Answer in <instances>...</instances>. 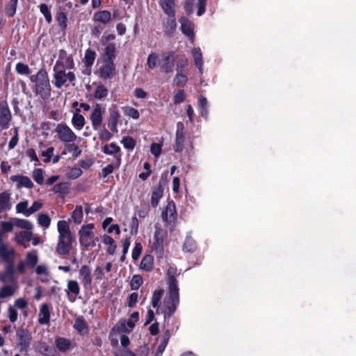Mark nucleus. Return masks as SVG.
I'll use <instances>...</instances> for the list:
<instances>
[{"label":"nucleus","instance_id":"f257e3e1","mask_svg":"<svg viewBox=\"0 0 356 356\" xmlns=\"http://www.w3.org/2000/svg\"><path fill=\"white\" fill-rule=\"evenodd\" d=\"M58 233L56 252L60 256L68 255L73 249L75 236L70 230V225L66 220H59L57 222Z\"/></svg>","mask_w":356,"mask_h":356},{"label":"nucleus","instance_id":"f03ea898","mask_svg":"<svg viewBox=\"0 0 356 356\" xmlns=\"http://www.w3.org/2000/svg\"><path fill=\"white\" fill-rule=\"evenodd\" d=\"M177 274V268L170 266L167 271L168 284V296L164 301V307H165V317H170L175 311L179 302V288L177 280L175 275Z\"/></svg>","mask_w":356,"mask_h":356},{"label":"nucleus","instance_id":"7ed1b4c3","mask_svg":"<svg viewBox=\"0 0 356 356\" xmlns=\"http://www.w3.org/2000/svg\"><path fill=\"white\" fill-rule=\"evenodd\" d=\"M78 236L80 246L85 250L93 248L99 241L94 223L83 225L78 231Z\"/></svg>","mask_w":356,"mask_h":356},{"label":"nucleus","instance_id":"20e7f679","mask_svg":"<svg viewBox=\"0 0 356 356\" xmlns=\"http://www.w3.org/2000/svg\"><path fill=\"white\" fill-rule=\"evenodd\" d=\"M35 92L43 99H47L51 95V86L47 72L40 70L35 79Z\"/></svg>","mask_w":356,"mask_h":356},{"label":"nucleus","instance_id":"39448f33","mask_svg":"<svg viewBox=\"0 0 356 356\" xmlns=\"http://www.w3.org/2000/svg\"><path fill=\"white\" fill-rule=\"evenodd\" d=\"M66 70L59 69L54 71V85L56 88H60L64 85L68 86L70 83L75 81V75L72 72H65Z\"/></svg>","mask_w":356,"mask_h":356},{"label":"nucleus","instance_id":"423d86ee","mask_svg":"<svg viewBox=\"0 0 356 356\" xmlns=\"http://www.w3.org/2000/svg\"><path fill=\"white\" fill-rule=\"evenodd\" d=\"M29 225L22 219L13 218L9 221L2 222L1 224V230L0 232V242L4 238V234L13 231L14 228H27Z\"/></svg>","mask_w":356,"mask_h":356},{"label":"nucleus","instance_id":"0eeeda50","mask_svg":"<svg viewBox=\"0 0 356 356\" xmlns=\"http://www.w3.org/2000/svg\"><path fill=\"white\" fill-rule=\"evenodd\" d=\"M29 225H27V228H21L23 231L15 232V241L19 245L24 246V248H27L28 245H26L25 242L30 241L32 239V236L33 235V225L31 222L28 220L22 219Z\"/></svg>","mask_w":356,"mask_h":356},{"label":"nucleus","instance_id":"6e6552de","mask_svg":"<svg viewBox=\"0 0 356 356\" xmlns=\"http://www.w3.org/2000/svg\"><path fill=\"white\" fill-rule=\"evenodd\" d=\"M56 132L60 140L65 143H73L77 138L74 132L65 124H58L56 128Z\"/></svg>","mask_w":356,"mask_h":356},{"label":"nucleus","instance_id":"1a4fd4ad","mask_svg":"<svg viewBox=\"0 0 356 356\" xmlns=\"http://www.w3.org/2000/svg\"><path fill=\"white\" fill-rule=\"evenodd\" d=\"M127 325H128L129 330H131L135 326V321L132 319H129L127 323L120 321L113 327L110 332V339L113 343H118L117 334L125 332L127 330Z\"/></svg>","mask_w":356,"mask_h":356},{"label":"nucleus","instance_id":"9d476101","mask_svg":"<svg viewBox=\"0 0 356 356\" xmlns=\"http://www.w3.org/2000/svg\"><path fill=\"white\" fill-rule=\"evenodd\" d=\"M175 52L168 51L162 55L159 61L161 70L165 73L172 72L174 70Z\"/></svg>","mask_w":356,"mask_h":356},{"label":"nucleus","instance_id":"9b49d317","mask_svg":"<svg viewBox=\"0 0 356 356\" xmlns=\"http://www.w3.org/2000/svg\"><path fill=\"white\" fill-rule=\"evenodd\" d=\"M74 67V61L71 56H68L65 51L60 50L58 58L54 67V70L59 69L70 70Z\"/></svg>","mask_w":356,"mask_h":356},{"label":"nucleus","instance_id":"f8f14e48","mask_svg":"<svg viewBox=\"0 0 356 356\" xmlns=\"http://www.w3.org/2000/svg\"><path fill=\"white\" fill-rule=\"evenodd\" d=\"M12 119L10 110L6 101H0V127L2 129L9 127Z\"/></svg>","mask_w":356,"mask_h":356},{"label":"nucleus","instance_id":"ddd939ff","mask_svg":"<svg viewBox=\"0 0 356 356\" xmlns=\"http://www.w3.org/2000/svg\"><path fill=\"white\" fill-rule=\"evenodd\" d=\"M104 108L99 104H97L93 108L90 115V120L94 130H98L102 124V114L104 113Z\"/></svg>","mask_w":356,"mask_h":356},{"label":"nucleus","instance_id":"4468645a","mask_svg":"<svg viewBox=\"0 0 356 356\" xmlns=\"http://www.w3.org/2000/svg\"><path fill=\"white\" fill-rule=\"evenodd\" d=\"M16 335L20 351L26 352L31 341V334L27 330L21 329L17 332Z\"/></svg>","mask_w":356,"mask_h":356},{"label":"nucleus","instance_id":"2eb2a0df","mask_svg":"<svg viewBox=\"0 0 356 356\" xmlns=\"http://www.w3.org/2000/svg\"><path fill=\"white\" fill-rule=\"evenodd\" d=\"M99 76L102 79H107L113 76L115 73V67L112 60H104L99 70Z\"/></svg>","mask_w":356,"mask_h":356},{"label":"nucleus","instance_id":"dca6fc26","mask_svg":"<svg viewBox=\"0 0 356 356\" xmlns=\"http://www.w3.org/2000/svg\"><path fill=\"white\" fill-rule=\"evenodd\" d=\"M162 219L169 223L171 224L176 220L177 218V211L175 203L171 201L169 202L165 209V210L162 212Z\"/></svg>","mask_w":356,"mask_h":356},{"label":"nucleus","instance_id":"f3484780","mask_svg":"<svg viewBox=\"0 0 356 356\" xmlns=\"http://www.w3.org/2000/svg\"><path fill=\"white\" fill-rule=\"evenodd\" d=\"M185 140L184 126L181 122L177 124L176 140L175 150L180 152L184 149V143Z\"/></svg>","mask_w":356,"mask_h":356},{"label":"nucleus","instance_id":"a211bd4d","mask_svg":"<svg viewBox=\"0 0 356 356\" xmlns=\"http://www.w3.org/2000/svg\"><path fill=\"white\" fill-rule=\"evenodd\" d=\"M79 279L85 289L90 288L92 284L91 269L87 265H83L79 272Z\"/></svg>","mask_w":356,"mask_h":356},{"label":"nucleus","instance_id":"6ab92c4d","mask_svg":"<svg viewBox=\"0 0 356 356\" xmlns=\"http://www.w3.org/2000/svg\"><path fill=\"white\" fill-rule=\"evenodd\" d=\"M65 293L68 299L71 302H74L75 298H72V296H76L80 293V286L77 281L74 280H70L67 281V288L65 289Z\"/></svg>","mask_w":356,"mask_h":356},{"label":"nucleus","instance_id":"aec40b11","mask_svg":"<svg viewBox=\"0 0 356 356\" xmlns=\"http://www.w3.org/2000/svg\"><path fill=\"white\" fill-rule=\"evenodd\" d=\"M181 29L184 34L188 37L191 42H194L193 24L188 19L181 17L179 19Z\"/></svg>","mask_w":356,"mask_h":356},{"label":"nucleus","instance_id":"412c9836","mask_svg":"<svg viewBox=\"0 0 356 356\" xmlns=\"http://www.w3.org/2000/svg\"><path fill=\"white\" fill-rule=\"evenodd\" d=\"M15 250L13 248L8 247L3 241L0 242V256L8 262H13L14 259Z\"/></svg>","mask_w":356,"mask_h":356},{"label":"nucleus","instance_id":"4be33fe9","mask_svg":"<svg viewBox=\"0 0 356 356\" xmlns=\"http://www.w3.org/2000/svg\"><path fill=\"white\" fill-rule=\"evenodd\" d=\"M159 5L164 13L168 15L170 17H175V0H159Z\"/></svg>","mask_w":356,"mask_h":356},{"label":"nucleus","instance_id":"5701e85b","mask_svg":"<svg viewBox=\"0 0 356 356\" xmlns=\"http://www.w3.org/2000/svg\"><path fill=\"white\" fill-rule=\"evenodd\" d=\"M86 124L84 117L80 114L79 109H76L72 118V124L76 130H81Z\"/></svg>","mask_w":356,"mask_h":356},{"label":"nucleus","instance_id":"b1692460","mask_svg":"<svg viewBox=\"0 0 356 356\" xmlns=\"http://www.w3.org/2000/svg\"><path fill=\"white\" fill-rule=\"evenodd\" d=\"M10 199V195L6 192L0 194V212L6 211L11 208Z\"/></svg>","mask_w":356,"mask_h":356},{"label":"nucleus","instance_id":"393cba45","mask_svg":"<svg viewBox=\"0 0 356 356\" xmlns=\"http://www.w3.org/2000/svg\"><path fill=\"white\" fill-rule=\"evenodd\" d=\"M13 181H17L19 186H23L27 188H32L33 187V183L31 179L26 176L22 175H14L10 177Z\"/></svg>","mask_w":356,"mask_h":356},{"label":"nucleus","instance_id":"a878e982","mask_svg":"<svg viewBox=\"0 0 356 356\" xmlns=\"http://www.w3.org/2000/svg\"><path fill=\"white\" fill-rule=\"evenodd\" d=\"M120 117V113L117 110L113 109L110 111V120L108 126L113 132H118L117 125Z\"/></svg>","mask_w":356,"mask_h":356},{"label":"nucleus","instance_id":"bb28decb","mask_svg":"<svg viewBox=\"0 0 356 356\" xmlns=\"http://www.w3.org/2000/svg\"><path fill=\"white\" fill-rule=\"evenodd\" d=\"M50 318L49 309L47 304H43L40 307L38 321L40 324H47L49 323Z\"/></svg>","mask_w":356,"mask_h":356},{"label":"nucleus","instance_id":"cd10ccee","mask_svg":"<svg viewBox=\"0 0 356 356\" xmlns=\"http://www.w3.org/2000/svg\"><path fill=\"white\" fill-rule=\"evenodd\" d=\"M192 56L194 59V63L197 67H198L200 72L202 73V66H203V60H202V54L201 52V49L199 47H195L191 51Z\"/></svg>","mask_w":356,"mask_h":356},{"label":"nucleus","instance_id":"c85d7f7f","mask_svg":"<svg viewBox=\"0 0 356 356\" xmlns=\"http://www.w3.org/2000/svg\"><path fill=\"white\" fill-rule=\"evenodd\" d=\"M0 280L3 283H10L14 281V268L12 264L8 265L4 273L1 275Z\"/></svg>","mask_w":356,"mask_h":356},{"label":"nucleus","instance_id":"c756f323","mask_svg":"<svg viewBox=\"0 0 356 356\" xmlns=\"http://www.w3.org/2000/svg\"><path fill=\"white\" fill-rule=\"evenodd\" d=\"M111 18V14L108 10H101L94 14L93 19L96 22H99L104 24H107Z\"/></svg>","mask_w":356,"mask_h":356},{"label":"nucleus","instance_id":"7c9ffc66","mask_svg":"<svg viewBox=\"0 0 356 356\" xmlns=\"http://www.w3.org/2000/svg\"><path fill=\"white\" fill-rule=\"evenodd\" d=\"M83 218V211L81 206H76L71 213V219L74 224L79 225Z\"/></svg>","mask_w":356,"mask_h":356},{"label":"nucleus","instance_id":"2f4dec72","mask_svg":"<svg viewBox=\"0 0 356 356\" xmlns=\"http://www.w3.org/2000/svg\"><path fill=\"white\" fill-rule=\"evenodd\" d=\"M103 243L107 246L106 252L109 254H113L116 250V245L115 241L108 235L104 234L102 236Z\"/></svg>","mask_w":356,"mask_h":356},{"label":"nucleus","instance_id":"473e14b6","mask_svg":"<svg viewBox=\"0 0 356 356\" xmlns=\"http://www.w3.org/2000/svg\"><path fill=\"white\" fill-rule=\"evenodd\" d=\"M163 193V191L161 186H158L155 187L152 191V205L154 207H157L160 199L162 197Z\"/></svg>","mask_w":356,"mask_h":356},{"label":"nucleus","instance_id":"72a5a7b5","mask_svg":"<svg viewBox=\"0 0 356 356\" xmlns=\"http://www.w3.org/2000/svg\"><path fill=\"white\" fill-rule=\"evenodd\" d=\"M163 295V290H156L154 291L152 298V305L154 308H157V313L159 312L160 301Z\"/></svg>","mask_w":356,"mask_h":356},{"label":"nucleus","instance_id":"f704fd0d","mask_svg":"<svg viewBox=\"0 0 356 356\" xmlns=\"http://www.w3.org/2000/svg\"><path fill=\"white\" fill-rule=\"evenodd\" d=\"M29 201L24 200L19 202L16 205V211L18 213H22L24 216L29 217Z\"/></svg>","mask_w":356,"mask_h":356},{"label":"nucleus","instance_id":"c9c22d12","mask_svg":"<svg viewBox=\"0 0 356 356\" xmlns=\"http://www.w3.org/2000/svg\"><path fill=\"white\" fill-rule=\"evenodd\" d=\"M123 113L128 116L129 118H133L134 120H138L140 117V113L138 110L131 106H124L122 107Z\"/></svg>","mask_w":356,"mask_h":356},{"label":"nucleus","instance_id":"e433bc0d","mask_svg":"<svg viewBox=\"0 0 356 356\" xmlns=\"http://www.w3.org/2000/svg\"><path fill=\"white\" fill-rule=\"evenodd\" d=\"M140 268L149 271L153 267V257L151 255L145 256L140 262Z\"/></svg>","mask_w":356,"mask_h":356},{"label":"nucleus","instance_id":"4c0bfd02","mask_svg":"<svg viewBox=\"0 0 356 356\" xmlns=\"http://www.w3.org/2000/svg\"><path fill=\"white\" fill-rule=\"evenodd\" d=\"M96 58V54L91 49H87L85 52L84 62L87 67H91Z\"/></svg>","mask_w":356,"mask_h":356},{"label":"nucleus","instance_id":"58836bf2","mask_svg":"<svg viewBox=\"0 0 356 356\" xmlns=\"http://www.w3.org/2000/svg\"><path fill=\"white\" fill-rule=\"evenodd\" d=\"M188 81L187 76L181 72H177V74L173 79V83L175 86L182 87Z\"/></svg>","mask_w":356,"mask_h":356},{"label":"nucleus","instance_id":"ea45409f","mask_svg":"<svg viewBox=\"0 0 356 356\" xmlns=\"http://www.w3.org/2000/svg\"><path fill=\"white\" fill-rule=\"evenodd\" d=\"M120 151V147L116 144L112 143L109 145H106L103 147V152L109 155H113Z\"/></svg>","mask_w":356,"mask_h":356},{"label":"nucleus","instance_id":"a19ab883","mask_svg":"<svg viewBox=\"0 0 356 356\" xmlns=\"http://www.w3.org/2000/svg\"><path fill=\"white\" fill-rule=\"evenodd\" d=\"M38 223L44 229L49 227L51 224V218L47 214L41 213L38 217Z\"/></svg>","mask_w":356,"mask_h":356},{"label":"nucleus","instance_id":"79ce46f5","mask_svg":"<svg viewBox=\"0 0 356 356\" xmlns=\"http://www.w3.org/2000/svg\"><path fill=\"white\" fill-rule=\"evenodd\" d=\"M15 289L13 286L6 285L0 289V298H6L10 297L15 293Z\"/></svg>","mask_w":356,"mask_h":356},{"label":"nucleus","instance_id":"37998d69","mask_svg":"<svg viewBox=\"0 0 356 356\" xmlns=\"http://www.w3.org/2000/svg\"><path fill=\"white\" fill-rule=\"evenodd\" d=\"M177 23L174 17H170L164 24V29L168 34L172 33L176 29Z\"/></svg>","mask_w":356,"mask_h":356},{"label":"nucleus","instance_id":"c03bdc74","mask_svg":"<svg viewBox=\"0 0 356 356\" xmlns=\"http://www.w3.org/2000/svg\"><path fill=\"white\" fill-rule=\"evenodd\" d=\"M74 328L81 334H83L87 331V325L83 318H79L76 320Z\"/></svg>","mask_w":356,"mask_h":356},{"label":"nucleus","instance_id":"a18cd8bd","mask_svg":"<svg viewBox=\"0 0 356 356\" xmlns=\"http://www.w3.org/2000/svg\"><path fill=\"white\" fill-rule=\"evenodd\" d=\"M183 249L186 252H193L196 249L195 241L191 237H186Z\"/></svg>","mask_w":356,"mask_h":356},{"label":"nucleus","instance_id":"49530a36","mask_svg":"<svg viewBox=\"0 0 356 356\" xmlns=\"http://www.w3.org/2000/svg\"><path fill=\"white\" fill-rule=\"evenodd\" d=\"M108 95V90L102 85L98 86L95 91L94 97L96 99H101L106 97Z\"/></svg>","mask_w":356,"mask_h":356},{"label":"nucleus","instance_id":"de8ad7c7","mask_svg":"<svg viewBox=\"0 0 356 356\" xmlns=\"http://www.w3.org/2000/svg\"><path fill=\"white\" fill-rule=\"evenodd\" d=\"M115 46L113 44H109L107 45V47L105 48L104 54H105V58L104 60H111L115 57Z\"/></svg>","mask_w":356,"mask_h":356},{"label":"nucleus","instance_id":"09e8293b","mask_svg":"<svg viewBox=\"0 0 356 356\" xmlns=\"http://www.w3.org/2000/svg\"><path fill=\"white\" fill-rule=\"evenodd\" d=\"M15 70L18 74L22 75H29L31 73L29 66L22 63H17Z\"/></svg>","mask_w":356,"mask_h":356},{"label":"nucleus","instance_id":"8fccbe9b","mask_svg":"<svg viewBox=\"0 0 356 356\" xmlns=\"http://www.w3.org/2000/svg\"><path fill=\"white\" fill-rule=\"evenodd\" d=\"M65 149L72 155L74 158H77L81 152L79 147L74 143L66 145Z\"/></svg>","mask_w":356,"mask_h":356},{"label":"nucleus","instance_id":"3c124183","mask_svg":"<svg viewBox=\"0 0 356 356\" xmlns=\"http://www.w3.org/2000/svg\"><path fill=\"white\" fill-rule=\"evenodd\" d=\"M26 263L28 265H30L31 267H33L38 262V255L37 252L33 250L31 252H29L26 254Z\"/></svg>","mask_w":356,"mask_h":356},{"label":"nucleus","instance_id":"603ef678","mask_svg":"<svg viewBox=\"0 0 356 356\" xmlns=\"http://www.w3.org/2000/svg\"><path fill=\"white\" fill-rule=\"evenodd\" d=\"M57 348L61 351L67 350L70 346V341L64 338H59L56 340Z\"/></svg>","mask_w":356,"mask_h":356},{"label":"nucleus","instance_id":"864d4df0","mask_svg":"<svg viewBox=\"0 0 356 356\" xmlns=\"http://www.w3.org/2000/svg\"><path fill=\"white\" fill-rule=\"evenodd\" d=\"M33 178L38 184H42L44 182L42 170L40 168L35 169L33 172Z\"/></svg>","mask_w":356,"mask_h":356},{"label":"nucleus","instance_id":"5fc2aeb1","mask_svg":"<svg viewBox=\"0 0 356 356\" xmlns=\"http://www.w3.org/2000/svg\"><path fill=\"white\" fill-rule=\"evenodd\" d=\"M40 10L44 16L48 24L51 23L52 21V18L47 5L45 3L41 4L40 6Z\"/></svg>","mask_w":356,"mask_h":356},{"label":"nucleus","instance_id":"6e6d98bb","mask_svg":"<svg viewBox=\"0 0 356 356\" xmlns=\"http://www.w3.org/2000/svg\"><path fill=\"white\" fill-rule=\"evenodd\" d=\"M158 55L155 53H151L147 60V65L149 68L154 69L156 66Z\"/></svg>","mask_w":356,"mask_h":356},{"label":"nucleus","instance_id":"4d7b16f0","mask_svg":"<svg viewBox=\"0 0 356 356\" xmlns=\"http://www.w3.org/2000/svg\"><path fill=\"white\" fill-rule=\"evenodd\" d=\"M121 143H122L124 148L128 149H133L136 145L135 140L129 136L123 138Z\"/></svg>","mask_w":356,"mask_h":356},{"label":"nucleus","instance_id":"13d9d810","mask_svg":"<svg viewBox=\"0 0 356 356\" xmlns=\"http://www.w3.org/2000/svg\"><path fill=\"white\" fill-rule=\"evenodd\" d=\"M83 172L80 168H73L67 173V177L69 179H77L82 175Z\"/></svg>","mask_w":356,"mask_h":356},{"label":"nucleus","instance_id":"bf43d9fd","mask_svg":"<svg viewBox=\"0 0 356 356\" xmlns=\"http://www.w3.org/2000/svg\"><path fill=\"white\" fill-rule=\"evenodd\" d=\"M143 283V279L139 275H134L131 281V288L132 290H137Z\"/></svg>","mask_w":356,"mask_h":356},{"label":"nucleus","instance_id":"052dcab7","mask_svg":"<svg viewBox=\"0 0 356 356\" xmlns=\"http://www.w3.org/2000/svg\"><path fill=\"white\" fill-rule=\"evenodd\" d=\"M17 1L18 0H10L7 6V13L10 17H13L15 14Z\"/></svg>","mask_w":356,"mask_h":356},{"label":"nucleus","instance_id":"680f3d73","mask_svg":"<svg viewBox=\"0 0 356 356\" xmlns=\"http://www.w3.org/2000/svg\"><path fill=\"white\" fill-rule=\"evenodd\" d=\"M112 134L106 129H100L99 131V138L102 140L108 141L111 139Z\"/></svg>","mask_w":356,"mask_h":356},{"label":"nucleus","instance_id":"e2e57ef3","mask_svg":"<svg viewBox=\"0 0 356 356\" xmlns=\"http://www.w3.org/2000/svg\"><path fill=\"white\" fill-rule=\"evenodd\" d=\"M187 65H188V59L184 57L181 58L177 62V67H176L177 72H183L184 68L187 66Z\"/></svg>","mask_w":356,"mask_h":356},{"label":"nucleus","instance_id":"0e129e2a","mask_svg":"<svg viewBox=\"0 0 356 356\" xmlns=\"http://www.w3.org/2000/svg\"><path fill=\"white\" fill-rule=\"evenodd\" d=\"M142 252V245L140 243H136L134 250L132 251V258L134 260H137Z\"/></svg>","mask_w":356,"mask_h":356},{"label":"nucleus","instance_id":"69168bd1","mask_svg":"<svg viewBox=\"0 0 356 356\" xmlns=\"http://www.w3.org/2000/svg\"><path fill=\"white\" fill-rule=\"evenodd\" d=\"M42 207V203L40 201H35L32 205L29 207V216L39 211Z\"/></svg>","mask_w":356,"mask_h":356},{"label":"nucleus","instance_id":"338daca9","mask_svg":"<svg viewBox=\"0 0 356 356\" xmlns=\"http://www.w3.org/2000/svg\"><path fill=\"white\" fill-rule=\"evenodd\" d=\"M185 99V93L183 90H179L174 96L173 102L175 104H180Z\"/></svg>","mask_w":356,"mask_h":356},{"label":"nucleus","instance_id":"774afa93","mask_svg":"<svg viewBox=\"0 0 356 356\" xmlns=\"http://www.w3.org/2000/svg\"><path fill=\"white\" fill-rule=\"evenodd\" d=\"M67 187L65 183H60L58 184H56L53 187V191L55 193H65L67 191Z\"/></svg>","mask_w":356,"mask_h":356}]
</instances>
